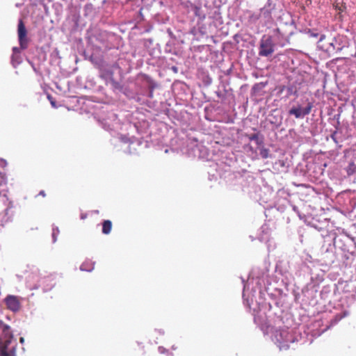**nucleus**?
<instances>
[{"label":"nucleus","mask_w":356,"mask_h":356,"mask_svg":"<svg viewBox=\"0 0 356 356\" xmlns=\"http://www.w3.org/2000/svg\"><path fill=\"white\" fill-rule=\"evenodd\" d=\"M334 50H335V47L334 45V43L332 42H330L329 43V47L326 48V51H329V52H332V51H333Z\"/></svg>","instance_id":"obj_16"},{"label":"nucleus","mask_w":356,"mask_h":356,"mask_svg":"<svg viewBox=\"0 0 356 356\" xmlns=\"http://www.w3.org/2000/svg\"><path fill=\"white\" fill-rule=\"evenodd\" d=\"M272 11L273 10H270V8H261L259 10L261 19L264 20L265 24L270 22L272 20Z\"/></svg>","instance_id":"obj_6"},{"label":"nucleus","mask_w":356,"mask_h":356,"mask_svg":"<svg viewBox=\"0 0 356 356\" xmlns=\"http://www.w3.org/2000/svg\"><path fill=\"white\" fill-rule=\"evenodd\" d=\"M259 154L263 159H267L269 157V149L262 146L259 149Z\"/></svg>","instance_id":"obj_11"},{"label":"nucleus","mask_w":356,"mask_h":356,"mask_svg":"<svg viewBox=\"0 0 356 356\" xmlns=\"http://www.w3.org/2000/svg\"><path fill=\"white\" fill-rule=\"evenodd\" d=\"M120 139L126 145L124 152L128 154H135L136 152V145L138 146V143L130 142V139L124 136H121Z\"/></svg>","instance_id":"obj_5"},{"label":"nucleus","mask_w":356,"mask_h":356,"mask_svg":"<svg viewBox=\"0 0 356 356\" xmlns=\"http://www.w3.org/2000/svg\"><path fill=\"white\" fill-rule=\"evenodd\" d=\"M263 8H268L273 10L275 6L273 3L272 0H268L266 4Z\"/></svg>","instance_id":"obj_14"},{"label":"nucleus","mask_w":356,"mask_h":356,"mask_svg":"<svg viewBox=\"0 0 356 356\" xmlns=\"http://www.w3.org/2000/svg\"><path fill=\"white\" fill-rule=\"evenodd\" d=\"M108 83L112 86V87L115 89H118L120 88V85L118 82L115 81L111 76L108 80Z\"/></svg>","instance_id":"obj_13"},{"label":"nucleus","mask_w":356,"mask_h":356,"mask_svg":"<svg viewBox=\"0 0 356 356\" xmlns=\"http://www.w3.org/2000/svg\"><path fill=\"white\" fill-rule=\"evenodd\" d=\"M324 38H325V35H321L320 36L319 42H321Z\"/></svg>","instance_id":"obj_21"},{"label":"nucleus","mask_w":356,"mask_h":356,"mask_svg":"<svg viewBox=\"0 0 356 356\" xmlns=\"http://www.w3.org/2000/svg\"><path fill=\"white\" fill-rule=\"evenodd\" d=\"M17 35L20 48L13 47V54H19L20 49H26L28 47L27 31L22 19H19L18 22Z\"/></svg>","instance_id":"obj_1"},{"label":"nucleus","mask_w":356,"mask_h":356,"mask_svg":"<svg viewBox=\"0 0 356 356\" xmlns=\"http://www.w3.org/2000/svg\"><path fill=\"white\" fill-rule=\"evenodd\" d=\"M312 108H313V103L310 102H307V104L305 107H302L301 105L293 106L289 111V114L290 115L295 116L296 118L302 119V118H304L306 115H309L311 113Z\"/></svg>","instance_id":"obj_3"},{"label":"nucleus","mask_w":356,"mask_h":356,"mask_svg":"<svg viewBox=\"0 0 356 356\" xmlns=\"http://www.w3.org/2000/svg\"><path fill=\"white\" fill-rule=\"evenodd\" d=\"M11 62L14 67L20 64L22 62L20 54H12Z\"/></svg>","instance_id":"obj_10"},{"label":"nucleus","mask_w":356,"mask_h":356,"mask_svg":"<svg viewBox=\"0 0 356 356\" xmlns=\"http://www.w3.org/2000/svg\"><path fill=\"white\" fill-rule=\"evenodd\" d=\"M346 172L349 176H356V165L351 162L346 168Z\"/></svg>","instance_id":"obj_8"},{"label":"nucleus","mask_w":356,"mask_h":356,"mask_svg":"<svg viewBox=\"0 0 356 356\" xmlns=\"http://www.w3.org/2000/svg\"><path fill=\"white\" fill-rule=\"evenodd\" d=\"M48 97V99H49V101H50V103H51V106H52L53 107H56V102H55L54 100H53V98H52L50 95H48V97Z\"/></svg>","instance_id":"obj_17"},{"label":"nucleus","mask_w":356,"mask_h":356,"mask_svg":"<svg viewBox=\"0 0 356 356\" xmlns=\"http://www.w3.org/2000/svg\"><path fill=\"white\" fill-rule=\"evenodd\" d=\"M307 34H308V36L310 37V38H317L318 36V33H316V32H314L312 30H309L307 31Z\"/></svg>","instance_id":"obj_15"},{"label":"nucleus","mask_w":356,"mask_h":356,"mask_svg":"<svg viewBox=\"0 0 356 356\" xmlns=\"http://www.w3.org/2000/svg\"><path fill=\"white\" fill-rule=\"evenodd\" d=\"M273 37L279 42H280V40L282 39L283 35L279 28L273 30Z\"/></svg>","instance_id":"obj_12"},{"label":"nucleus","mask_w":356,"mask_h":356,"mask_svg":"<svg viewBox=\"0 0 356 356\" xmlns=\"http://www.w3.org/2000/svg\"><path fill=\"white\" fill-rule=\"evenodd\" d=\"M191 154L195 158L204 159L207 155V149L203 145L195 144L191 147Z\"/></svg>","instance_id":"obj_4"},{"label":"nucleus","mask_w":356,"mask_h":356,"mask_svg":"<svg viewBox=\"0 0 356 356\" xmlns=\"http://www.w3.org/2000/svg\"><path fill=\"white\" fill-rule=\"evenodd\" d=\"M274 52V43L271 36L264 35L260 40L259 55L268 56Z\"/></svg>","instance_id":"obj_2"},{"label":"nucleus","mask_w":356,"mask_h":356,"mask_svg":"<svg viewBox=\"0 0 356 356\" xmlns=\"http://www.w3.org/2000/svg\"><path fill=\"white\" fill-rule=\"evenodd\" d=\"M249 139L252 141H254L256 144L259 146H261L264 143V138L260 136L259 134H253L250 137Z\"/></svg>","instance_id":"obj_7"},{"label":"nucleus","mask_w":356,"mask_h":356,"mask_svg":"<svg viewBox=\"0 0 356 356\" xmlns=\"http://www.w3.org/2000/svg\"><path fill=\"white\" fill-rule=\"evenodd\" d=\"M0 165L2 167H5L7 165V162L4 159H0Z\"/></svg>","instance_id":"obj_18"},{"label":"nucleus","mask_w":356,"mask_h":356,"mask_svg":"<svg viewBox=\"0 0 356 356\" xmlns=\"http://www.w3.org/2000/svg\"><path fill=\"white\" fill-rule=\"evenodd\" d=\"M149 97H151V98L153 97V89H152V90L149 91Z\"/></svg>","instance_id":"obj_20"},{"label":"nucleus","mask_w":356,"mask_h":356,"mask_svg":"<svg viewBox=\"0 0 356 356\" xmlns=\"http://www.w3.org/2000/svg\"><path fill=\"white\" fill-rule=\"evenodd\" d=\"M259 19H261L259 11L257 13H252L249 16V21L252 23H256Z\"/></svg>","instance_id":"obj_9"},{"label":"nucleus","mask_w":356,"mask_h":356,"mask_svg":"<svg viewBox=\"0 0 356 356\" xmlns=\"http://www.w3.org/2000/svg\"><path fill=\"white\" fill-rule=\"evenodd\" d=\"M276 164L279 165L281 167H284V161H282V160H279L278 161L276 162Z\"/></svg>","instance_id":"obj_19"}]
</instances>
